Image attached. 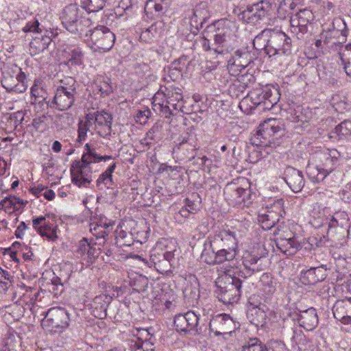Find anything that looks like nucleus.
Masks as SVG:
<instances>
[{"label": "nucleus", "mask_w": 351, "mask_h": 351, "mask_svg": "<svg viewBox=\"0 0 351 351\" xmlns=\"http://www.w3.org/2000/svg\"><path fill=\"white\" fill-rule=\"evenodd\" d=\"M333 29H330V36L340 33L342 39L338 44L334 43L330 46V54L332 58L330 60V68L340 73L343 71L347 75L351 76V43L346 45H343L345 39V35L343 31L346 28L344 21L340 18H335L332 21Z\"/></svg>", "instance_id": "1"}, {"label": "nucleus", "mask_w": 351, "mask_h": 351, "mask_svg": "<svg viewBox=\"0 0 351 351\" xmlns=\"http://www.w3.org/2000/svg\"><path fill=\"white\" fill-rule=\"evenodd\" d=\"M243 274V271H239L238 276L226 273L225 276L217 281L216 296L223 304H233L240 300L242 289L246 284L245 278L243 280L240 278Z\"/></svg>", "instance_id": "2"}, {"label": "nucleus", "mask_w": 351, "mask_h": 351, "mask_svg": "<svg viewBox=\"0 0 351 351\" xmlns=\"http://www.w3.org/2000/svg\"><path fill=\"white\" fill-rule=\"evenodd\" d=\"M284 134L285 129L280 121L269 119L258 126L256 132L250 138V142L256 147L272 148L279 143L276 141Z\"/></svg>", "instance_id": "3"}, {"label": "nucleus", "mask_w": 351, "mask_h": 351, "mask_svg": "<svg viewBox=\"0 0 351 351\" xmlns=\"http://www.w3.org/2000/svg\"><path fill=\"white\" fill-rule=\"evenodd\" d=\"M100 161L99 155L96 152H84L80 160L73 161L70 169L73 184L78 187H88L93 180V171L90 165Z\"/></svg>", "instance_id": "4"}, {"label": "nucleus", "mask_w": 351, "mask_h": 351, "mask_svg": "<svg viewBox=\"0 0 351 351\" xmlns=\"http://www.w3.org/2000/svg\"><path fill=\"white\" fill-rule=\"evenodd\" d=\"M76 81L71 77L62 80L56 88L53 106L60 111L70 109L77 96Z\"/></svg>", "instance_id": "5"}, {"label": "nucleus", "mask_w": 351, "mask_h": 351, "mask_svg": "<svg viewBox=\"0 0 351 351\" xmlns=\"http://www.w3.org/2000/svg\"><path fill=\"white\" fill-rule=\"evenodd\" d=\"M25 80L26 75L22 69L16 64H11L2 71L1 84L8 92L22 93L27 88Z\"/></svg>", "instance_id": "6"}, {"label": "nucleus", "mask_w": 351, "mask_h": 351, "mask_svg": "<svg viewBox=\"0 0 351 351\" xmlns=\"http://www.w3.org/2000/svg\"><path fill=\"white\" fill-rule=\"evenodd\" d=\"M70 317L68 312L61 307L49 308L43 319L41 325L49 332H59L69 325Z\"/></svg>", "instance_id": "7"}, {"label": "nucleus", "mask_w": 351, "mask_h": 351, "mask_svg": "<svg viewBox=\"0 0 351 351\" xmlns=\"http://www.w3.org/2000/svg\"><path fill=\"white\" fill-rule=\"evenodd\" d=\"M88 31V36L95 49L104 52L112 49L115 42V35L108 27L98 25Z\"/></svg>", "instance_id": "8"}, {"label": "nucleus", "mask_w": 351, "mask_h": 351, "mask_svg": "<svg viewBox=\"0 0 351 351\" xmlns=\"http://www.w3.org/2000/svg\"><path fill=\"white\" fill-rule=\"evenodd\" d=\"M269 56L276 54L288 55L291 53V39L284 32L274 29H269Z\"/></svg>", "instance_id": "9"}, {"label": "nucleus", "mask_w": 351, "mask_h": 351, "mask_svg": "<svg viewBox=\"0 0 351 351\" xmlns=\"http://www.w3.org/2000/svg\"><path fill=\"white\" fill-rule=\"evenodd\" d=\"M236 328V323L228 314H218L213 317L209 323V330L215 336L230 335Z\"/></svg>", "instance_id": "10"}, {"label": "nucleus", "mask_w": 351, "mask_h": 351, "mask_svg": "<svg viewBox=\"0 0 351 351\" xmlns=\"http://www.w3.org/2000/svg\"><path fill=\"white\" fill-rule=\"evenodd\" d=\"M253 60L250 51L247 49H239L228 60L227 68L232 75H239Z\"/></svg>", "instance_id": "11"}, {"label": "nucleus", "mask_w": 351, "mask_h": 351, "mask_svg": "<svg viewBox=\"0 0 351 351\" xmlns=\"http://www.w3.org/2000/svg\"><path fill=\"white\" fill-rule=\"evenodd\" d=\"M88 119L94 122V130L104 138H108L111 134L112 116L105 110L95 111L88 113Z\"/></svg>", "instance_id": "12"}, {"label": "nucleus", "mask_w": 351, "mask_h": 351, "mask_svg": "<svg viewBox=\"0 0 351 351\" xmlns=\"http://www.w3.org/2000/svg\"><path fill=\"white\" fill-rule=\"evenodd\" d=\"M346 216L343 213H336L330 217V234L332 233L330 242L339 243L341 245L346 242L348 230Z\"/></svg>", "instance_id": "13"}, {"label": "nucleus", "mask_w": 351, "mask_h": 351, "mask_svg": "<svg viewBox=\"0 0 351 351\" xmlns=\"http://www.w3.org/2000/svg\"><path fill=\"white\" fill-rule=\"evenodd\" d=\"M237 252L221 250V249H213L208 247L205 244V247L202 252L201 258L202 261L208 265H217L223 263L225 261H230L234 259Z\"/></svg>", "instance_id": "14"}, {"label": "nucleus", "mask_w": 351, "mask_h": 351, "mask_svg": "<svg viewBox=\"0 0 351 351\" xmlns=\"http://www.w3.org/2000/svg\"><path fill=\"white\" fill-rule=\"evenodd\" d=\"M207 246L213 249H221L224 251L237 252V240L234 232L230 230L223 231L215 235Z\"/></svg>", "instance_id": "15"}, {"label": "nucleus", "mask_w": 351, "mask_h": 351, "mask_svg": "<svg viewBox=\"0 0 351 351\" xmlns=\"http://www.w3.org/2000/svg\"><path fill=\"white\" fill-rule=\"evenodd\" d=\"M243 264L249 276L265 269L267 260L264 256L260 255L255 250L245 251L242 257Z\"/></svg>", "instance_id": "16"}, {"label": "nucleus", "mask_w": 351, "mask_h": 351, "mask_svg": "<svg viewBox=\"0 0 351 351\" xmlns=\"http://www.w3.org/2000/svg\"><path fill=\"white\" fill-rule=\"evenodd\" d=\"M271 10V3L265 0H262L251 6H248L242 12L243 19L247 23L255 22L265 17Z\"/></svg>", "instance_id": "17"}, {"label": "nucleus", "mask_w": 351, "mask_h": 351, "mask_svg": "<svg viewBox=\"0 0 351 351\" xmlns=\"http://www.w3.org/2000/svg\"><path fill=\"white\" fill-rule=\"evenodd\" d=\"M82 14H86V10L82 6L77 4H70L64 8L61 16L62 23L68 31H73L74 22L81 16Z\"/></svg>", "instance_id": "18"}, {"label": "nucleus", "mask_w": 351, "mask_h": 351, "mask_svg": "<svg viewBox=\"0 0 351 351\" xmlns=\"http://www.w3.org/2000/svg\"><path fill=\"white\" fill-rule=\"evenodd\" d=\"M334 318L343 324L351 322V298L339 300L332 308Z\"/></svg>", "instance_id": "19"}, {"label": "nucleus", "mask_w": 351, "mask_h": 351, "mask_svg": "<svg viewBox=\"0 0 351 351\" xmlns=\"http://www.w3.org/2000/svg\"><path fill=\"white\" fill-rule=\"evenodd\" d=\"M76 252L87 264L92 263L101 253L100 248L94 246L86 238L79 241Z\"/></svg>", "instance_id": "20"}, {"label": "nucleus", "mask_w": 351, "mask_h": 351, "mask_svg": "<svg viewBox=\"0 0 351 351\" xmlns=\"http://www.w3.org/2000/svg\"><path fill=\"white\" fill-rule=\"evenodd\" d=\"M344 158L336 149H330V163L334 167H330V180L338 183L343 180Z\"/></svg>", "instance_id": "21"}, {"label": "nucleus", "mask_w": 351, "mask_h": 351, "mask_svg": "<svg viewBox=\"0 0 351 351\" xmlns=\"http://www.w3.org/2000/svg\"><path fill=\"white\" fill-rule=\"evenodd\" d=\"M284 180L295 193L300 191L304 186L302 173L291 167H288L285 170Z\"/></svg>", "instance_id": "22"}, {"label": "nucleus", "mask_w": 351, "mask_h": 351, "mask_svg": "<svg viewBox=\"0 0 351 351\" xmlns=\"http://www.w3.org/2000/svg\"><path fill=\"white\" fill-rule=\"evenodd\" d=\"M299 314L297 320L300 326L307 330H312L318 324V317L316 311L311 307L306 310H298Z\"/></svg>", "instance_id": "23"}, {"label": "nucleus", "mask_w": 351, "mask_h": 351, "mask_svg": "<svg viewBox=\"0 0 351 351\" xmlns=\"http://www.w3.org/2000/svg\"><path fill=\"white\" fill-rule=\"evenodd\" d=\"M52 32L46 31L44 35L35 36L29 43V51L32 55L39 54L48 48L52 41Z\"/></svg>", "instance_id": "24"}, {"label": "nucleus", "mask_w": 351, "mask_h": 351, "mask_svg": "<svg viewBox=\"0 0 351 351\" xmlns=\"http://www.w3.org/2000/svg\"><path fill=\"white\" fill-rule=\"evenodd\" d=\"M193 15L191 18V24L197 29L203 27V24L210 17L207 4L206 2H201L196 5L193 10Z\"/></svg>", "instance_id": "25"}, {"label": "nucleus", "mask_w": 351, "mask_h": 351, "mask_svg": "<svg viewBox=\"0 0 351 351\" xmlns=\"http://www.w3.org/2000/svg\"><path fill=\"white\" fill-rule=\"evenodd\" d=\"M134 241L143 243V241L134 237V233L126 232L121 228H117L115 231V245L119 247H130Z\"/></svg>", "instance_id": "26"}, {"label": "nucleus", "mask_w": 351, "mask_h": 351, "mask_svg": "<svg viewBox=\"0 0 351 351\" xmlns=\"http://www.w3.org/2000/svg\"><path fill=\"white\" fill-rule=\"evenodd\" d=\"M164 95L166 98V103L171 105L173 110L181 109L182 106L180 105V102L183 99L182 90L180 88L169 86L165 88Z\"/></svg>", "instance_id": "27"}, {"label": "nucleus", "mask_w": 351, "mask_h": 351, "mask_svg": "<svg viewBox=\"0 0 351 351\" xmlns=\"http://www.w3.org/2000/svg\"><path fill=\"white\" fill-rule=\"evenodd\" d=\"M89 14L86 11V14H82L81 16L77 19L76 22H74V28L75 27V29L69 32L73 34H77L81 37L88 36V33L90 32L88 30L92 29L91 25H93V21Z\"/></svg>", "instance_id": "28"}, {"label": "nucleus", "mask_w": 351, "mask_h": 351, "mask_svg": "<svg viewBox=\"0 0 351 351\" xmlns=\"http://www.w3.org/2000/svg\"><path fill=\"white\" fill-rule=\"evenodd\" d=\"M276 245L283 254L287 256L295 254L300 247V243L293 237H278L276 239Z\"/></svg>", "instance_id": "29"}, {"label": "nucleus", "mask_w": 351, "mask_h": 351, "mask_svg": "<svg viewBox=\"0 0 351 351\" xmlns=\"http://www.w3.org/2000/svg\"><path fill=\"white\" fill-rule=\"evenodd\" d=\"M154 341L152 336L144 340L141 337H136L129 340V346L131 351H155Z\"/></svg>", "instance_id": "30"}, {"label": "nucleus", "mask_w": 351, "mask_h": 351, "mask_svg": "<svg viewBox=\"0 0 351 351\" xmlns=\"http://www.w3.org/2000/svg\"><path fill=\"white\" fill-rule=\"evenodd\" d=\"M170 0H148L145 6V12L153 13L156 17L162 16L167 10Z\"/></svg>", "instance_id": "31"}, {"label": "nucleus", "mask_w": 351, "mask_h": 351, "mask_svg": "<svg viewBox=\"0 0 351 351\" xmlns=\"http://www.w3.org/2000/svg\"><path fill=\"white\" fill-rule=\"evenodd\" d=\"M135 4L132 0H121L117 6L114 9V14L117 18H123V20L128 19L134 13Z\"/></svg>", "instance_id": "32"}, {"label": "nucleus", "mask_w": 351, "mask_h": 351, "mask_svg": "<svg viewBox=\"0 0 351 351\" xmlns=\"http://www.w3.org/2000/svg\"><path fill=\"white\" fill-rule=\"evenodd\" d=\"M269 95L267 92L262 91L261 93H252L250 99L254 106L250 108L259 107L261 109H270L273 106L274 103L269 99Z\"/></svg>", "instance_id": "33"}, {"label": "nucleus", "mask_w": 351, "mask_h": 351, "mask_svg": "<svg viewBox=\"0 0 351 351\" xmlns=\"http://www.w3.org/2000/svg\"><path fill=\"white\" fill-rule=\"evenodd\" d=\"M219 22L207 25L205 29V34L207 36H209V33H213L214 43L223 46V43L226 42V31L224 28H219Z\"/></svg>", "instance_id": "34"}, {"label": "nucleus", "mask_w": 351, "mask_h": 351, "mask_svg": "<svg viewBox=\"0 0 351 351\" xmlns=\"http://www.w3.org/2000/svg\"><path fill=\"white\" fill-rule=\"evenodd\" d=\"M258 220L264 230H270L279 221V217L276 213L267 210L265 213L259 214Z\"/></svg>", "instance_id": "35"}, {"label": "nucleus", "mask_w": 351, "mask_h": 351, "mask_svg": "<svg viewBox=\"0 0 351 351\" xmlns=\"http://www.w3.org/2000/svg\"><path fill=\"white\" fill-rule=\"evenodd\" d=\"M351 134V121L346 120L337 125L335 130L330 133V140L339 141L342 136Z\"/></svg>", "instance_id": "36"}, {"label": "nucleus", "mask_w": 351, "mask_h": 351, "mask_svg": "<svg viewBox=\"0 0 351 351\" xmlns=\"http://www.w3.org/2000/svg\"><path fill=\"white\" fill-rule=\"evenodd\" d=\"M269 29H265L253 40L254 47L257 50H264L267 54L269 52Z\"/></svg>", "instance_id": "37"}, {"label": "nucleus", "mask_w": 351, "mask_h": 351, "mask_svg": "<svg viewBox=\"0 0 351 351\" xmlns=\"http://www.w3.org/2000/svg\"><path fill=\"white\" fill-rule=\"evenodd\" d=\"M187 328L189 330L190 335L199 334L201 328L199 326V317L195 312L189 311L184 314Z\"/></svg>", "instance_id": "38"}, {"label": "nucleus", "mask_w": 351, "mask_h": 351, "mask_svg": "<svg viewBox=\"0 0 351 351\" xmlns=\"http://www.w3.org/2000/svg\"><path fill=\"white\" fill-rule=\"evenodd\" d=\"M94 125L93 120L88 119V113L86 114L85 121H80L78 123V136L77 141L81 143L86 140V134L91 130Z\"/></svg>", "instance_id": "39"}, {"label": "nucleus", "mask_w": 351, "mask_h": 351, "mask_svg": "<svg viewBox=\"0 0 351 351\" xmlns=\"http://www.w3.org/2000/svg\"><path fill=\"white\" fill-rule=\"evenodd\" d=\"M116 166V162H113L102 174L99 176L97 180V186H100L101 184H104L108 188H110L113 184L112 173L114 171Z\"/></svg>", "instance_id": "40"}, {"label": "nucleus", "mask_w": 351, "mask_h": 351, "mask_svg": "<svg viewBox=\"0 0 351 351\" xmlns=\"http://www.w3.org/2000/svg\"><path fill=\"white\" fill-rule=\"evenodd\" d=\"M184 296L188 300L189 302L193 303L197 301L199 297V289L197 283L188 284L183 291Z\"/></svg>", "instance_id": "41"}, {"label": "nucleus", "mask_w": 351, "mask_h": 351, "mask_svg": "<svg viewBox=\"0 0 351 351\" xmlns=\"http://www.w3.org/2000/svg\"><path fill=\"white\" fill-rule=\"evenodd\" d=\"M328 173L326 169L317 167L308 169V177L313 182L319 183L323 181Z\"/></svg>", "instance_id": "42"}, {"label": "nucleus", "mask_w": 351, "mask_h": 351, "mask_svg": "<svg viewBox=\"0 0 351 351\" xmlns=\"http://www.w3.org/2000/svg\"><path fill=\"white\" fill-rule=\"evenodd\" d=\"M16 204H23V200L14 195H9L0 202V208L5 211L11 208L16 210Z\"/></svg>", "instance_id": "43"}, {"label": "nucleus", "mask_w": 351, "mask_h": 351, "mask_svg": "<svg viewBox=\"0 0 351 351\" xmlns=\"http://www.w3.org/2000/svg\"><path fill=\"white\" fill-rule=\"evenodd\" d=\"M269 274L264 273L261 278L262 289L266 294H272L276 291V282L272 280Z\"/></svg>", "instance_id": "44"}, {"label": "nucleus", "mask_w": 351, "mask_h": 351, "mask_svg": "<svg viewBox=\"0 0 351 351\" xmlns=\"http://www.w3.org/2000/svg\"><path fill=\"white\" fill-rule=\"evenodd\" d=\"M106 0H83L82 4L84 10L89 14L96 12L103 9Z\"/></svg>", "instance_id": "45"}, {"label": "nucleus", "mask_w": 351, "mask_h": 351, "mask_svg": "<svg viewBox=\"0 0 351 351\" xmlns=\"http://www.w3.org/2000/svg\"><path fill=\"white\" fill-rule=\"evenodd\" d=\"M90 230L96 237L97 240L99 241V245L104 243L108 238L107 237V233L105 232V229L102 228L101 226H99V224L95 221L90 223Z\"/></svg>", "instance_id": "46"}, {"label": "nucleus", "mask_w": 351, "mask_h": 351, "mask_svg": "<svg viewBox=\"0 0 351 351\" xmlns=\"http://www.w3.org/2000/svg\"><path fill=\"white\" fill-rule=\"evenodd\" d=\"M299 21H300V26L304 32H306V25L314 19V15L311 10L308 9L300 10L296 13Z\"/></svg>", "instance_id": "47"}, {"label": "nucleus", "mask_w": 351, "mask_h": 351, "mask_svg": "<svg viewBox=\"0 0 351 351\" xmlns=\"http://www.w3.org/2000/svg\"><path fill=\"white\" fill-rule=\"evenodd\" d=\"M240 189L241 187L235 184L228 185L225 189V194L232 203L239 205L241 197Z\"/></svg>", "instance_id": "48"}, {"label": "nucleus", "mask_w": 351, "mask_h": 351, "mask_svg": "<svg viewBox=\"0 0 351 351\" xmlns=\"http://www.w3.org/2000/svg\"><path fill=\"white\" fill-rule=\"evenodd\" d=\"M148 278L143 276H136L131 282L133 289L138 293L145 291L148 287Z\"/></svg>", "instance_id": "49"}, {"label": "nucleus", "mask_w": 351, "mask_h": 351, "mask_svg": "<svg viewBox=\"0 0 351 351\" xmlns=\"http://www.w3.org/2000/svg\"><path fill=\"white\" fill-rule=\"evenodd\" d=\"M346 104L345 102V97L339 93L334 95L330 98V106L334 108L335 111L342 112L346 109Z\"/></svg>", "instance_id": "50"}, {"label": "nucleus", "mask_w": 351, "mask_h": 351, "mask_svg": "<svg viewBox=\"0 0 351 351\" xmlns=\"http://www.w3.org/2000/svg\"><path fill=\"white\" fill-rule=\"evenodd\" d=\"M184 314H179L174 317V326L178 332L189 334V330L187 328Z\"/></svg>", "instance_id": "51"}, {"label": "nucleus", "mask_w": 351, "mask_h": 351, "mask_svg": "<svg viewBox=\"0 0 351 351\" xmlns=\"http://www.w3.org/2000/svg\"><path fill=\"white\" fill-rule=\"evenodd\" d=\"M242 351H268V349L258 339H250L248 344L243 346Z\"/></svg>", "instance_id": "52"}, {"label": "nucleus", "mask_w": 351, "mask_h": 351, "mask_svg": "<svg viewBox=\"0 0 351 351\" xmlns=\"http://www.w3.org/2000/svg\"><path fill=\"white\" fill-rule=\"evenodd\" d=\"M39 234L42 237H46L52 241L58 237L56 229L53 228L52 224H51L49 221H46L44 225L40 226Z\"/></svg>", "instance_id": "53"}, {"label": "nucleus", "mask_w": 351, "mask_h": 351, "mask_svg": "<svg viewBox=\"0 0 351 351\" xmlns=\"http://www.w3.org/2000/svg\"><path fill=\"white\" fill-rule=\"evenodd\" d=\"M161 128L158 125H154L146 134L144 138V143L146 145H152L154 142H157L160 140V136L159 133Z\"/></svg>", "instance_id": "54"}, {"label": "nucleus", "mask_w": 351, "mask_h": 351, "mask_svg": "<svg viewBox=\"0 0 351 351\" xmlns=\"http://www.w3.org/2000/svg\"><path fill=\"white\" fill-rule=\"evenodd\" d=\"M300 280L305 285H314L317 283V279L315 278L314 267L301 271Z\"/></svg>", "instance_id": "55"}, {"label": "nucleus", "mask_w": 351, "mask_h": 351, "mask_svg": "<svg viewBox=\"0 0 351 351\" xmlns=\"http://www.w3.org/2000/svg\"><path fill=\"white\" fill-rule=\"evenodd\" d=\"M151 114L152 112L147 108H144V110H140L135 115L136 122L141 125H145L151 117Z\"/></svg>", "instance_id": "56"}, {"label": "nucleus", "mask_w": 351, "mask_h": 351, "mask_svg": "<svg viewBox=\"0 0 351 351\" xmlns=\"http://www.w3.org/2000/svg\"><path fill=\"white\" fill-rule=\"evenodd\" d=\"M99 92L103 97L108 96L113 92V88L111 85V82L109 78L105 79L100 83Z\"/></svg>", "instance_id": "57"}, {"label": "nucleus", "mask_w": 351, "mask_h": 351, "mask_svg": "<svg viewBox=\"0 0 351 351\" xmlns=\"http://www.w3.org/2000/svg\"><path fill=\"white\" fill-rule=\"evenodd\" d=\"M24 112L23 111H17L12 113L10 116V123L11 125L16 128L19 125L21 124L24 119Z\"/></svg>", "instance_id": "58"}, {"label": "nucleus", "mask_w": 351, "mask_h": 351, "mask_svg": "<svg viewBox=\"0 0 351 351\" xmlns=\"http://www.w3.org/2000/svg\"><path fill=\"white\" fill-rule=\"evenodd\" d=\"M40 23L38 20L35 19L32 21L27 23L25 27L23 28L24 32H40L41 29L40 28Z\"/></svg>", "instance_id": "59"}, {"label": "nucleus", "mask_w": 351, "mask_h": 351, "mask_svg": "<svg viewBox=\"0 0 351 351\" xmlns=\"http://www.w3.org/2000/svg\"><path fill=\"white\" fill-rule=\"evenodd\" d=\"M332 258L335 260V264L336 265V271L337 273L342 274V271H340L341 269H343L346 268L347 262L345 258L342 257L340 254L337 256H335V253L332 254Z\"/></svg>", "instance_id": "60"}, {"label": "nucleus", "mask_w": 351, "mask_h": 351, "mask_svg": "<svg viewBox=\"0 0 351 351\" xmlns=\"http://www.w3.org/2000/svg\"><path fill=\"white\" fill-rule=\"evenodd\" d=\"M83 56L82 51L79 48H75L72 50L69 61L72 64H81L82 63V57Z\"/></svg>", "instance_id": "61"}, {"label": "nucleus", "mask_w": 351, "mask_h": 351, "mask_svg": "<svg viewBox=\"0 0 351 351\" xmlns=\"http://www.w3.org/2000/svg\"><path fill=\"white\" fill-rule=\"evenodd\" d=\"M31 95L32 97H42V96H46V91L38 84V82L35 81L34 85L31 88Z\"/></svg>", "instance_id": "62"}, {"label": "nucleus", "mask_w": 351, "mask_h": 351, "mask_svg": "<svg viewBox=\"0 0 351 351\" xmlns=\"http://www.w3.org/2000/svg\"><path fill=\"white\" fill-rule=\"evenodd\" d=\"M240 193L241 197L239 205H245L246 204H249L251 202V193L250 190L249 189L241 187Z\"/></svg>", "instance_id": "63"}, {"label": "nucleus", "mask_w": 351, "mask_h": 351, "mask_svg": "<svg viewBox=\"0 0 351 351\" xmlns=\"http://www.w3.org/2000/svg\"><path fill=\"white\" fill-rule=\"evenodd\" d=\"M327 34H328L327 32H325V33L322 32L320 34V38L317 39L315 42V46L317 48H320L322 49H325V50L327 49L328 43Z\"/></svg>", "instance_id": "64"}]
</instances>
